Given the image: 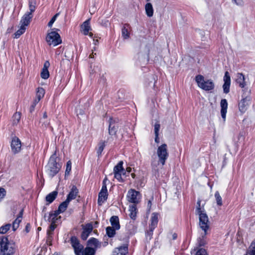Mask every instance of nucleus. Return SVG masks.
Wrapping results in <instances>:
<instances>
[{
  "label": "nucleus",
  "instance_id": "338daca9",
  "mask_svg": "<svg viewBox=\"0 0 255 255\" xmlns=\"http://www.w3.org/2000/svg\"><path fill=\"white\" fill-rule=\"evenodd\" d=\"M104 240H107V241L108 240H107V239L106 236H105V237H104Z\"/></svg>",
  "mask_w": 255,
  "mask_h": 255
},
{
  "label": "nucleus",
  "instance_id": "49530a36",
  "mask_svg": "<svg viewBox=\"0 0 255 255\" xmlns=\"http://www.w3.org/2000/svg\"><path fill=\"white\" fill-rule=\"evenodd\" d=\"M5 195V190L3 188L0 187V199L3 198Z\"/></svg>",
  "mask_w": 255,
  "mask_h": 255
},
{
  "label": "nucleus",
  "instance_id": "09e8293b",
  "mask_svg": "<svg viewBox=\"0 0 255 255\" xmlns=\"http://www.w3.org/2000/svg\"><path fill=\"white\" fill-rule=\"evenodd\" d=\"M160 124L158 123H156L154 125V133L155 134H158V132L160 129Z\"/></svg>",
  "mask_w": 255,
  "mask_h": 255
},
{
  "label": "nucleus",
  "instance_id": "0e129e2a",
  "mask_svg": "<svg viewBox=\"0 0 255 255\" xmlns=\"http://www.w3.org/2000/svg\"><path fill=\"white\" fill-rule=\"evenodd\" d=\"M115 208V210H119L118 207H117V206H116V207H115V208Z\"/></svg>",
  "mask_w": 255,
  "mask_h": 255
},
{
  "label": "nucleus",
  "instance_id": "4d7b16f0",
  "mask_svg": "<svg viewBox=\"0 0 255 255\" xmlns=\"http://www.w3.org/2000/svg\"><path fill=\"white\" fill-rule=\"evenodd\" d=\"M126 171L128 172V173H130L131 171V168L130 167H128L126 169Z\"/></svg>",
  "mask_w": 255,
  "mask_h": 255
},
{
  "label": "nucleus",
  "instance_id": "393cba45",
  "mask_svg": "<svg viewBox=\"0 0 255 255\" xmlns=\"http://www.w3.org/2000/svg\"><path fill=\"white\" fill-rule=\"evenodd\" d=\"M45 93V90L43 88L38 87L36 89V98L35 100L39 102L40 100L44 96Z\"/></svg>",
  "mask_w": 255,
  "mask_h": 255
},
{
  "label": "nucleus",
  "instance_id": "603ef678",
  "mask_svg": "<svg viewBox=\"0 0 255 255\" xmlns=\"http://www.w3.org/2000/svg\"><path fill=\"white\" fill-rule=\"evenodd\" d=\"M23 209H22L20 212H19L17 217L16 218H19V219H22V216H23Z\"/></svg>",
  "mask_w": 255,
  "mask_h": 255
},
{
  "label": "nucleus",
  "instance_id": "2eb2a0df",
  "mask_svg": "<svg viewBox=\"0 0 255 255\" xmlns=\"http://www.w3.org/2000/svg\"><path fill=\"white\" fill-rule=\"evenodd\" d=\"M158 223V215L156 213H153L152 214V217L151 218V224L149 227V231L147 232V233L151 235L152 234V232L153 230L154 229L155 227L156 226Z\"/></svg>",
  "mask_w": 255,
  "mask_h": 255
},
{
  "label": "nucleus",
  "instance_id": "a211bd4d",
  "mask_svg": "<svg viewBox=\"0 0 255 255\" xmlns=\"http://www.w3.org/2000/svg\"><path fill=\"white\" fill-rule=\"evenodd\" d=\"M120 227L119 217L117 216H113V237L116 234V231L119 230Z\"/></svg>",
  "mask_w": 255,
  "mask_h": 255
},
{
  "label": "nucleus",
  "instance_id": "69168bd1",
  "mask_svg": "<svg viewBox=\"0 0 255 255\" xmlns=\"http://www.w3.org/2000/svg\"><path fill=\"white\" fill-rule=\"evenodd\" d=\"M176 238V235H175V234L173 235V239H175Z\"/></svg>",
  "mask_w": 255,
  "mask_h": 255
},
{
  "label": "nucleus",
  "instance_id": "79ce46f5",
  "mask_svg": "<svg viewBox=\"0 0 255 255\" xmlns=\"http://www.w3.org/2000/svg\"><path fill=\"white\" fill-rule=\"evenodd\" d=\"M56 227V226L55 224V223H51V224L50 226V227H49V230L48 231V233H47L49 236H50L52 234V232L55 229Z\"/></svg>",
  "mask_w": 255,
  "mask_h": 255
},
{
  "label": "nucleus",
  "instance_id": "052dcab7",
  "mask_svg": "<svg viewBox=\"0 0 255 255\" xmlns=\"http://www.w3.org/2000/svg\"><path fill=\"white\" fill-rule=\"evenodd\" d=\"M94 53L92 52V53L90 55L89 57L90 58H94Z\"/></svg>",
  "mask_w": 255,
  "mask_h": 255
},
{
  "label": "nucleus",
  "instance_id": "c85d7f7f",
  "mask_svg": "<svg viewBox=\"0 0 255 255\" xmlns=\"http://www.w3.org/2000/svg\"><path fill=\"white\" fill-rule=\"evenodd\" d=\"M69 202L66 200L64 202H62L60 204L58 207V209L57 211V213L64 212L67 209Z\"/></svg>",
  "mask_w": 255,
  "mask_h": 255
},
{
  "label": "nucleus",
  "instance_id": "864d4df0",
  "mask_svg": "<svg viewBox=\"0 0 255 255\" xmlns=\"http://www.w3.org/2000/svg\"><path fill=\"white\" fill-rule=\"evenodd\" d=\"M155 142L159 143V137H158V134H155Z\"/></svg>",
  "mask_w": 255,
  "mask_h": 255
},
{
  "label": "nucleus",
  "instance_id": "9d476101",
  "mask_svg": "<svg viewBox=\"0 0 255 255\" xmlns=\"http://www.w3.org/2000/svg\"><path fill=\"white\" fill-rule=\"evenodd\" d=\"M71 243L74 249L76 255L84 254V247L81 245L77 239L73 237L71 239Z\"/></svg>",
  "mask_w": 255,
  "mask_h": 255
},
{
  "label": "nucleus",
  "instance_id": "f3484780",
  "mask_svg": "<svg viewBox=\"0 0 255 255\" xmlns=\"http://www.w3.org/2000/svg\"><path fill=\"white\" fill-rule=\"evenodd\" d=\"M32 15H30V13H26L21 19L20 21V24L21 26H23V27H25L26 26L28 25L30 20L31 19Z\"/></svg>",
  "mask_w": 255,
  "mask_h": 255
},
{
  "label": "nucleus",
  "instance_id": "5701e85b",
  "mask_svg": "<svg viewBox=\"0 0 255 255\" xmlns=\"http://www.w3.org/2000/svg\"><path fill=\"white\" fill-rule=\"evenodd\" d=\"M249 100L247 98H244L241 100V101L239 104V110L242 112H244L246 109L248 105V102Z\"/></svg>",
  "mask_w": 255,
  "mask_h": 255
},
{
  "label": "nucleus",
  "instance_id": "b1692460",
  "mask_svg": "<svg viewBox=\"0 0 255 255\" xmlns=\"http://www.w3.org/2000/svg\"><path fill=\"white\" fill-rule=\"evenodd\" d=\"M137 209L136 207V205H132L129 206V209L128 210L130 218L132 220H135L137 214Z\"/></svg>",
  "mask_w": 255,
  "mask_h": 255
},
{
  "label": "nucleus",
  "instance_id": "3c124183",
  "mask_svg": "<svg viewBox=\"0 0 255 255\" xmlns=\"http://www.w3.org/2000/svg\"><path fill=\"white\" fill-rule=\"evenodd\" d=\"M39 102H38L37 101H36V100H34L32 105H31L30 108V112H32L34 110V108H35V107L36 106V105H37V104Z\"/></svg>",
  "mask_w": 255,
  "mask_h": 255
},
{
  "label": "nucleus",
  "instance_id": "e2e57ef3",
  "mask_svg": "<svg viewBox=\"0 0 255 255\" xmlns=\"http://www.w3.org/2000/svg\"><path fill=\"white\" fill-rule=\"evenodd\" d=\"M94 40V41H95V43H95V44H97V43H98V40Z\"/></svg>",
  "mask_w": 255,
  "mask_h": 255
},
{
  "label": "nucleus",
  "instance_id": "dca6fc26",
  "mask_svg": "<svg viewBox=\"0 0 255 255\" xmlns=\"http://www.w3.org/2000/svg\"><path fill=\"white\" fill-rule=\"evenodd\" d=\"M49 66L50 63L49 61H45L40 73V76L42 79H47L49 77V72L48 70V68Z\"/></svg>",
  "mask_w": 255,
  "mask_h": 255
},
{
  "label": "nucleus",
  "instance_id": "680f3d73",
  "mask_svg": "<svg viewBox=\"0 0 255 255\" xmlns=\"http://www.w3.org/2000/svg\"><path fill=\"white\" fill-rule=\"evenodd\" d=\"M131 176H132V178H134V177H135V174H134V173H132V174H131Z\"/></svg>",
  "mask_w": 255,
  "mask_h": 255
},
{
  "label": "nucleus",
  "instance_id": "7ed1b4c3",
  "mask_svg": "<svg viewBox=\"0 0 255 255\" xmlns=\"http://www.w3.org/2000/svg\"><path fill=\"white\" fill-rule=\"evenodd\" d=\"M56 159V155L55 152L50 157L47 165L48 174L51 177L56 174L60 169V166L57 163Z\"/></svg>",
  "mask_w": 255,
  "mask_h": 255
},
{
  "label": "nucleus",
  "instance_id": "c9c22d12",
  "mask_svg": "<svg viewBox=\"0 0 255 255\" xmlns=\"http://www.w3.org/2000/svg\"><path fill=\"white\" fill-rule=\"evenodd\" d=\"M215 197L217 202V204L219 206H221L223 205L222 198L220 196L219 192L217 191L215 194Z\"/></svg>",
  "mask_w": 255,
  "mask_h": 255
},
{
  "label": "nucleus",
  "instance_id": "6e6552de",
  "mask_svg": "<svg viewBox=\"0 0 255 255\" xmlns=\"http://www.w3.org/2000/svg\"><path fill=\"white\" fill-rule=\"evenodd\" d=\"M123 162L120 161L114 168L115 178L120 182H124V180L122 177V174L124 175L126 171L123 167Z\"/></svg>",
  "mask_w": 255,
  "mask_h": 255
},
{
  "label": "nucleus",
  "instance_id": "6ab92c4d",
  "mask_svg": "<svg viewBox=\"0 0 255 255\" xmlns=\"http://www.w3.org/2000/svg\"><path fill=\"white\" fill-rule=\"evenodd\" d=\"M221 116L223 119L224 121H225L226 119V114L227 113V108H228V103L227 100L226 99H222L221 101Z\"/></svg>",
  "mask_w": 255,
  "mask_h": 255
},
{
  "label": "nucleus",
  "instance_id": "9b49d317",
  "mask_svg": "<svg viewBox=\"0 0 255 255\" xmlns=\"http://www.w3.org/2000/svg\"><path fill=\"white\" fill-rule=\"evenodd\" d=\"M11 148L14 154L17 153L20 151L21 149V143L18 137H14L12 138L11 142Z\"/></svg>",
  "mask_w": 255,
  "mask_h": 255
},
{
  "label": "nucleus",
  "instance_id": "7c9ffc66",
  "mask_svg": "<svg viewBox=\"0 0 255 255\" xmlns=\"http://www.w3.org/2000/svg\"><path fill=\"white\" fill-rule=\"evenodd\" d=\"M145 8L147 16L149 17L152 16L153 13L152 4L150 3H146L145 6Z\"/></svg>",
  "mask_w": 255,
  "mask_h": 255
},
{
  "label": "nucleus",
  "instance_id": "412c9836",
  "mask_svg": "<svg viewBox=\"0 0 255 255\" xmlns=\"http://www.w3.org/2000/svg\"><path fill=\"white\" fill-rule=\"evenodd\" d=\"M128 247L127 246H121L115 249L113 255H126Z\"/></svg>",
  "mask_w": 255,
  "mask_h": 255
},
{
  "label": "nucleus",
  "instance_id": "1a4fd4ad",
  "mask_svg": "<svg viewBox=\"0 0 255 255\" xmlns=\"http://www.w3.org/2000/svg\"><path fill=\"white\" fill-rule=\"evenodd\" d=\"M107 179V178H105L104 180L102 188L99 193L98 200V203L99 205H101L108 198V194L106 184Z\"/></svg>",
  "mask_w": 255,
  "mask_h": 255
},
{
  "label": "nucleus",
  "instance_id": "f704fd0d",
  "mask_svg": "<svg viewBox=\"0 0 255 255\" xmlns=\"http://www.w3.org/2000/svg\"><path fill=\"white\" fill-rule=\"evenodd\" d=\"M26 27H23V26H21L20 28L17 30L16 32L14 34V38H18L21 35H22L25 31Z\"/></svg>",
  "mask_w": 255,
  "mask_h": 255
},
{
  "label": "nucleus",
  "instance_id": "0eeeda50",
  "mask_svg": "<svg viewBox=\"0 0 255 255\" xmlns=\"http://www.w3.org/2000/svg\"><path fill=\"white\" fill-rule=\"evenodd\" d=\"M198 215L200 227L204 231L205 235H206L207 234V231L209 228L208 217L206 213H200Z\"/></svg>",
  "mask_w": 255,
  "mask_h": 255
},
{
  "label": "nucleus",
  "instance_id": "20e7f679",
  "mask_svg": "<svg viewBox=\"0 0 255 255\" xmlns=\"http://www.w3.org/2000/svg\"><path fill=\"white\" fill-rule=\"evenodd\" d=\"M46 40L49 45L56 46L62 43L60 35L56 31L48 33L46 37Z\"/></svg>",
  "mask_w": 255,
  "mask_h": 255
},
{
  "label": "nucleus",
  "instance_id": "cd10ccee",
  "mask_svg": "<svg viewBox=\"0 0 255 255\" xmlns=\"http://www.w3.org/2000/svg\"><path fill=\"white\" fill-rule=\"evenodd\" d=\"M113 130H114V135L116 138H121L122 137V129L118 126L113 127Z\"/></svg>",
  "mask_w": 255,
  "mask_h": 255
},
{
  "label": "nucleus",
  "instance_id": "473e14b6",
  "mask_svg": "<svg viewBox=\"0 0 255 255\" xmlns=\"http://www.w3.org/2000/svg\"><path fill=\"white\" fill-rule=\"evenodd\" d=\"M21 118V113L20 112H15L12 117V124L16 125L20 121Z\"/></svg>",
  "mask_w": 255,
  "mask_h": 255
},
{
  "label": "nucleus",
  "instance_id": "2f4dec72",
  "mask_svg": "<svg viewBox=\"0 0 255 255\" xmlns=\"http://www.w3.org/2000/svg\"><path fill=\"white\" fill-rule=\"evenodd\" d=\"M245 255H255V240L252 243Z\"/></svg>",
  "mask_w": 255,
  "mask_h": 255
},
{
  "label": "nucleus",
  "instance_id": "5fc2aeb1",
  "mask_svg": "<svg viewBox=\"0 0 255 255\" xmlns=\"http://www.w3.org/2000/svg\"><path fill=\"white\" fill-rule=\"evenodd\" d=\"M148 207H149V210H150L151 206V201L150 200H149L148 202Z\"/></svg>",
  "mask_w": 255,
  "mask_h": 255
},
{
  "label": "nucleus",
  "instance_id": "c756f323",
  "mask_svg": "<svg viewBox=\"0 0 255 255\" xmlns=\"http://www.w3.org/2000/svg\"><path fill=\"white\" fill-rule=\"evenodd\" d=\"M59 214V213L57 212V211H55L54 213H50L48 216V221L55 223L57 220V217Z\"/></svg>",
  "mask_w": 255,
  "mask_h": 255
},
{
  "label": "nucleus",
  "instance_id": "a878e982",
  "mask_svg": "<svg viewBox=\"0 0 255 255\" xmlns=\"http://www.w3.org/2000/svg\"><path fill=\"white\" fill-rule=\"evenodd\" d=\"M237 82L239 84V86L243 88L245 87L246 84L245 82V77L242 73L237 74V78L236 79Z\"/></svg>",
  "mask_w": 255,
  "mask_h": 255
},
{
  "label": "nucleus",
  "instance_id": "c03bdc74",
  "mask_svg": "<svg viewBox=\"0 0 255 255\" xmlns=\"http://www.w3.org/2000/svg\"><path fill=\"white\" fill-rule=\"evenodd\" d=\"M58 15H59V13H56L52 17V18L51 19V20L48 23V26L49 27L52 26L53 23L55 22V21Z\"/></svg>",
  "mask_w": 255,
  "mask_h": 255
},
{
  "label": "nucleus",
  "instance_id": "423d86ee",
  "mask_svg": "<svg viewBox=\"0 0 255 255\" xmlns=\"http://www.w3.org/2000/svg\"><path fill=\"white\" fill-rule=\"evenodd\" d=\"M140 194L139 192L133 189H130L128 191L127 194L128 201L135 205L139 202L140 199Z\"/></svg>",
  "mask_w": 255,
  "mask_h": 255
},
{
  "label": "nucleus",
  "instance_id": "4468645a",
  "mask_svg": "<svg viewBox=\"0 0 255 255\" xmlns=\"http://www.w3.org/2000/svg\"><path fill=\"white\" fill-rule=\"evenodd\" d=\"M224 81V84L223 86V91L225 93L227 94L230 91V87L231 84V78L228 71H226L225 73Z\"/></svg>",
  "mask_w": 255,
  "mask_h": 255
},
{
  "label": "nucleus",
  "instance_id": "72a5a7b5",
  "mask_svg": "<svg viewBox=\"0 0 255 255\" xmlns=\"http://www.w3.org/2000/svg\"><path fill=\"white\" fill-rule=\"evenodd\" d=\"M95 252V249L88 246L84 250V254L85 255H94Z\"/></svg>",
  "mask_w": 255,
  "mask_h": 255
},
{
  "label": "nucleus",
  "instance_id": "8fccbe9b",
  "mask_svg": "<svg viewBox=\"0 0 255 255\" xmlns=\"http://www.w3.org/2000/svg\"><path fill=\"white\" fill-rule=\"evenodd\" d=\"M106 233L109 237H112V228L111 227H108L106 228Z\"/></svg>",
  "mask_w": 255,
  "mask_h": 255
},
{
  "label": "nucleus",
  "instance_id": "f03ea898",
  "mask_svg": "<svg viewBox=\"0 0 255 255\" xmlns=\"http://www.w3.org/2000/svg\"><path fill=\"white\" fill-rule=\"evenodd\" d=\"M198 86L202 89L209 91L214 88V83L211 80H205L204 77L201 75H198L195 78Z\"/></svg>",
  "mask_w": 255,
  "mask_h": 255
},
{
  "label": "nucleus",
  "instance_id": "37998d69",
  "mask_svg": "<svg viewBox=\"0 0 255 255\" xmlns=\"http://www.w3.org/2000/svg\"><path fill=\"white\" fill-rule=\"evenodd\" d=\"M71 170V162L70 161H68L67 162L66 169L65 171V174H69Z\"/></svg>",
  "mask_w": 255,
  "mask_h": 255
},
{
  "label": "nucleus",
  "instance_id": "f257e3e1",
  "mask_svg": "<svg viewBox=\"0 0 255 255\" xmlns=\"http://www.w3.org/2000/svg\"><path fill=\"white\" fill-rule=\"evenodd\" d=\"M1 252L2 253L13 255L15 253V244L9 241L7 237H3L0 239Z\"/></svg>",
  "mask_w": 255,
  "mask_h": 255
},
{
  "label": "nucleus",
  "instance_id": "de8ad7c7",
  "mask_svg": "<svg viewBox=\"0 0 255 255\" xmlns=\"http://www.w3.org/2000/svg\"><path fill=\"white\" fill-rule=\"evenodd\" d=\"M122 34L125 38H127L128 37V29L127 28H126V27H124L123 28Z\"/></svg>",
  "mask_w": 255,
  "mask_h": 255
},
{
  "label": "nucleus",
  "instance_id": "39448f33",
  "mask_svg": "<svg viewBox=\"0 0 255 255\" xmlns=\"http://www.w3.org/2000/svg\"><path fill=\"white\" fill-rule=\"evenodd\" d=\"M157 154L159 158V162L164 165L168 156L167 145L164 143L159 146L157 148Z\"/></svg>",
  "mask_w": 255,
  "mask_h": 255
},
{
  "label": "nucleus",
  "instance_id": "13d9d810",
  "mask_svg": "<svg viewBox=\"0 0 255 255\" xmlns=\"http://www.w3.org/2000/svg\"><path fill=\"white\" fill-rule=\"evenodd\" d=\"M98 224V222L96 221L94 223V224H93L94 228L96 227L97 225Z\"/></svg>",
  "mask_w": 255,
  "mask_h": 255
},
{
  "label": "nucleus",
  "instance_id": "ddd939ff",
  "mask_svg": "<svg viewBox=\"0 0 255 255\" xmlns=\"http://www.w3.org/2000/svg\"><path fill=\"white\" fill-rule=\"evenodd\" d=\"M91 29L90 25V19L86 20L81 25V31L83 34L85 35H89L90 37H92L93 34L91 32H90Z\"/></svg>",
  "mask_w": 255,
  "mask_h": 255
},
{
  "label": "nucleus",
  "instance_id": "aec40b11",
  "mask_svg": "<svg viewBox=\"0 0 255 255\" xmlns=\"http://www.w3.org/2000/svg\"><path fill=\"white\" fill-rule=\"evenodd\" d=\"M78 193V190L75 186H73L71 190V191L67 196L66 200L69 203L72 200L75 199L77 197Z\"/></svg>",
  "mask_w": 255,
  "mask_h": 255
},
{
  "label": "nucleus",
  "instance_id": "a18cd8bd",
  "mask_svg": "<svg viewBox=\"0 0 255 255\" xmlns=\"http://www.w3.org/2000/svg\"><path fill=\"white\" fill-rule=\"evenodd\" d=\"M196 255H207V254L205 249H200L197 252Z\"/></svg>",
  "mask_w": 255,
  "mask_h": 255
},
{
  "label": "nucleus",
  "instance_id": "58836bf2",
  "mask_svg": "<svg viewBox=\"0 0 255 255\" xmlns=\"http://www.w3.org/2000/svg\"><path fill=\"white\" fill-rule=\"evenodd\" d=\"M99 148L97 151V153L98 155H100L101 154L102 151H103V149L106 145V142L105 141H102L100 142L99 144Z\"/></svg>",
  "mask_w": 255,
  "mask_h": 255
},
{
  "label": "nucleus",
  "instance_id": "a19ab883",
  "mask_svg": "<svg viewBox=\"0 0 255 255\" xmlns=\"http://www.w3.org/2000/svg\"><path fill=\"white\" fill-rule=\"evenodd\" d=\"M197 206L196 210V214L198 215L200 213H205L203 211H202L201 210V200H199L197 203Z\"/></svg>",
  "mask_w": 255,
  "mask_h": 255
},
{
  "label": "nucleus",
  "instance_id": "774afa93",
  "mask_svg": "<svg viewBox=\"0 0 255 255\" xmlns=\"http://www.w3.org/2000/svg\"><path fill=\"white\" fill-rule=\"evenodd\" d=\"M76 255H84V254H77Z\"/></svg>",
  "mask_w": 255,
  "mask_h": 255
},
{
  "label": "nucleus",
  "instance_id": "6e6d98bb",
  "mask_svg": "<svg viewBox=\"0 0 255 255\" xmlns=\"http://www.w3.org/2000/svg\"><path fill=\"white\" fill-rule=\"evenodd\" d=\"M29 224H27V225L26 226V227H25V231L27 233H28L29 232Z\"/></svg>",
  "mask_w": 255,
  "mask_h": 255
},
{
  "label": "nucleus",
  "instance_id": "f8f14e48",
  "mask_svg": "<svg viewBox=\"0 0 255 255\" xmlns=\"http://www.w3.org/2000/svg\"><path fill=\"white\" fill-rule=\"evenodd\" d=\"M83 231L81 234V238L85 241L88 238L89 234L92 231L94 227L92 223L87 224L85 225H82Z\"/></svg>",
  "mask_w": 255,
  "mask_h": 255
},
{
  "label": "nucleus",
  "instance_id": "4be33fe9",
  "mask_svg": "<svg viewBox=\"0 0 255 255\" xmlns=\"http://www.w3.org/2000/svg\"><path fill=\"white\" fill-rule=\"evenodd\" d=\"M87 246L90 247H94V249H96L100 247L101 246V244L97 239L93 238L88 241Z\"/></svg>",
  "mask_w": 255,
  "mask_h": 255
},
{
  "label": "nucleus",
  "instance_id": "ea45409f",
  "mask_svg": "<svg viewBox=\"0 0 255 255\" xmlns=\"http://www.w3.org/2000/svg\"><path fill=\"white\" fill-rule=\"evenodd\" d=\"M21 220L19 218H16L13 222L12 230L15 231L19 227V225L21 222Z\"/></svg>",
  "mask_w": 255,
  "mask_h": 255
},
{
  "label": "nucleus",
  "instance_id": "bf43d9fd",
  "mask_svg": "<svg viewBox=\"0 0 255 255\" xmlns=\"http://www.w3.org/2000/svg\"><path fill=\"white\" fill-rule=\"evenodd\" d=\"M43 118L44 119H46L47 118V114L46 112H45L44 114H43Z\"/></svg>",
  "mask_w": 255,
  "mask_h": 255
},
{
  "label": "nucleus",
  "instance_id": "4c0bfd02",
  "mask_svg": "<svg viewBox=\"0 0 255 255\" xmlns=\"http://www.w3.org/2000/svg\"><path fill=\"white\" fill-rule=\"evenodd\" d=\"M11 225L9 224H6L0 228V234L6 233L10 228Z\"/></svg>",
  "mask_w": 255,
  "mask_h": 255
},
{
  "label": "nucleus",
  "instance_id": "e433bc0d",
  "mask_svg": "<svg viewBox=\"0 0 255 255\" xmlns=\"http://www.w3.org/2000/svg\"><path fill=\"white\" fill-rule=\"evenodd\" d=\"M35 4H36V2L35 1H32V0L29 1V7L30 12H27L28 13H30V15H32V13L35 10Z\"/></svg>",
  "mask_w": 255,
  "mask_h": 255
},
{
  "label": "nucleus",
  "instance_id": "bb28decb",
  "mask_svg": "<svg viewBox=\"0 0 255 255\" xmlns=\"http://www.w3.org/2000/svg\"><path fill=\"white\" fill-rule=\"evenodd\" d=\"M57 194L58 192L55 191L49 193L46 196V201L48 202V204L52 203L55 200Z\"/></svg>",
  "mask_w": 255,
  "mask_h": 255
}]
</instances>
